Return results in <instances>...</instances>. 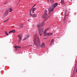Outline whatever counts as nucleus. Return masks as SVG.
<instances>
[{
	"label": "nucleus",
	"instance_id": "1",
	"mask_svg": "<svg viewBox=\"0 0 77 77\" xmlns=\"http://www.w3.org/2000/svg\"><path fill=\"white\" fill-rule=\"evenodd\" d=\"M45 21H43L42 22V24H39L37 25V27L38 29L39 30V33L40 36H42V33L43 32V29L42 28V26H44L45 25Z\"/></svg>",
	"mask_w": 77,
	"mask_h": 77
},
{
	"label": "nucleus",
	"instance_id": "2",
	"mask_svg": "<svg viewBox=\"0 0 77 77\" xmlns=\"http://www.w3.org/2000/svg\"><path fill=\"white\" fill-rule=\"evenodd\" d=\"M49 29H50V28H48L45 29V30L44 33V36H50V35H52L53 34V33H48L46 32H47V30H49Z\"/></svg>",
	"mask_w": 77,
	"mask_h": 77
},
{
	"label": "nucleus",
	"instance_id": "3",
	"mask_svg": "<svg viewBox=\"0 0 77 77\" xmlns=\"http://www.w3.org/2000/svg\"><path fill=\"white\" fill-rule=\"evenodd\" d=\"M47 11L46 10H45V13L43 14L42 16V18H44L45 20H46L48 18V17H47Z\"/></svg>",
	"mask_w": 77,
	"mask_h": 77
},
{
	"label": "nucleus",
	"instance_id": "4",
	"mask_svg": "<svg viewBox=\"0 0 77 77\" xmlns=\"http://www.w3.org/2000/svg\"><path fill=\"white\" fill-rule=\"evenodd\" d=\"M34 44L35 45L36 47L39 46L41 45V43H40V40H34Z\"/></svg>",
	"mask_w": 77,
	"mask_h": 77
},
{
	"label": "nucleus",
	"instance_id": "5",
	"mask_svg": "<svg viewBox=\"0 0 77 77\" xmlns=\"http://www.w3.org/2000/svg\"><path fill=\"white\" fill-rule=\"evenodd\" d=\"M54 9V8L53 6H52L50 7L48 9L49 12H51V11H53Z\"/></svg>",
	"mask_w": 77,
	"mask_h": 77
},
{
	"label": "nucleus",
	"instance_id": "6",
	"mask_svg": "<svg viewBox=\"0 0 77 77\" xmlns=\"http://www.w3.org/2000/svg\"><path fill=\"white\" fill-rule=\"evenodd\" d=\"M57 5H58V4H57V3H55L54 5H52V6H53V8H54Z\"/></svg>",
	"mask_w": 77,
	"mask_h": 77
},
{
	"label": "nucleus",
	"instance_id": "7",
	"mask_svg": "<svg viewBox=\"0 0 77 77\" xmlns=\"http://www.w3.org/2000/svg\"><path fill=\"white\" fill-rule=\"evenodd\" d=\"M31 15L32 17H34V18H36V17H37V15L35 14H34L32 15Z\"/></svg>",
	"mask_w": 77,
	"mask_h": 77
},
{
	"label": "nucleus",
	"instance_id": "8",
	"mask_svg": "<svg viewBox=\"0 0 77 77\" xmlns=\"http://www.w3.org/2000/svg\"><path fill=\"white\" fill-rule=\"evenodd\" d=\"M8 11H6L4 14L5 16V17H6L8 15Z\"/></svg>",
	"mask_w": 77,
	"mask_h": 77
},
{
	"label": "nucleus",
	"instance_id": "9",
	"mask_svg": "<svg viewBox=\"0 0 77 77\" xmlns=\"http://www.w3.org/2000/svg\"><path fill=\"white\" fill-rule=\"evenodd\" d=\"M29 35H26V37L24 38L23 40H26V39H27V38H29Z\"/></svg>",
	"mask_w": 77,
	"mask_h": 77
},
{
	"label": "nucleus",
	"instance_id": "10",
	"mask_svg": "<svg viewBox=\"0 0 77 77\" xmlns=\"http://www.w3.org/2000/svg\"><path fill=\"white\" fill-rule=\"evenodd\" d=\"M65 21H66V15H65V17H64V19L63 20V23H65Z\"/></svg>",
	"mask_w": 77,
	"mask_h": 77
},
{
	"label": "nucleus",
	"instance_id": "11",
	"mask_svg": "<svg viewBox=\"0 0 77 77\" xmlns=\"http://www.w3.org/2000/svg\"><path fill=\"white\" fill-rule=\"evenodd\" d=\"M14 47L16 48H21V47H20V46H16V45Z\"/></svg>",
	"mask_w": 77,
	"mask_h": 77
},
{
	"label": "nucleus",
	"instance_id": "12",
	"mask_svg": "<svg viewBox=\"0 0 77 77\" xmlns=\"http://www.w3.org/2000/svg\"><path fill=\"white\" fill-rule=\"evenodd\" d=\"M41 47H45V44L44 43H43L41 45Z\"/></svg>",
	"mask_w": 77,
	"mask_h": 77
},
{
	"label": "nucleus",
	"instance_id": "13",
	"mask_svg": "<svg viewBox=\"0 0 77 77\" xmlns=\"http://www.w3.org/2000/svg\"><path fill=\"white\" fill-rule=\"evenodd\" d=\"M54 42V40L53 39L52 40L51 42V43L50 44V45H51Z\"/></svg>",
	"mask_w": 77,
	"mask_h": 77
},
{
	"label": "nucleus",
	"instance_id": "14",
	"mask_svg": "<svg viewBox=\"0 0 77 77\" xmlns=\"http://www.w3.org/2000/svg\"><path fill=\"white\" fill-rule=\"evenodd\" d=\"M19 27L20 29H21V28H23V24H21L20 25Z\"/></svg>",
	"mask_w": 77,
	"mask_h": 77
},
{
	"label": "nucleus",
	"instance_id": "15",
	"mask_svg": "<svg viewBox=\"0 0 77 77\" xmlns=\"http://www.w3.org/2000/svg\"><path fill=\"white\" fill-rule=\"evenodd\" d=\"M12 11H13V10L11 8H10L9 9V12H11Z\"/></svg>",
	"mask_w": 77,
	"mask_h": 77
},
{
	"label": "nucleus",
	"instance_id": "16",
	"mask_svg": "<svg viewBox=\"0 0 77 77\" xmlns=\"http://www.w3.org/2000/svg\"><path fill=\"white\" fill-rule=\"evenodd\" d=\"M35 10H36V8H33L32 9V12H33V13H34V11H35Z\"/></svg>",
	"mask_w": 77,
	"mask_h": 77
},
{
	"label": "nucleus",
	"instance_id": "17",
	"mask_svg": "<svg viewBox=\"0 0 77 77\" xmlns=\"http://www.w3.org/2000/svg\"><path fill=\"white\" fill-rule=\"evenodd\" d=\"M11 32L12 33H15V30H11Z\"/></svg>",
	"mask_w": 77,
	"mask_h": 77
},
{
	"label": "nucleus",
	"instance_id": "18",
	"mask_svg": "<svg viewBox=\"0 0 77 77\" xmlns=\"http://www.w3.org/2000/svg\"><path fill=\"white\" fill-rule=\"evenodd\" d=\"M19 41H21V36H20V37H19Z\"/></svg>",
	"mask_w": 77,
	"mask_h": 77
},
{
	"label": "nucleus",
	"instance_id": "19",
	"mask_svg": "<svg viewBox=\"0 0 77 77\" xmlns=\"http://www.w3.org/2000/svg\"><path fill=\"white\" fill-rule=\"evenodd\" d=\"M63 0H62L61 1V3H62V4H63Z\"/></svg>",
	"mask_w": 77,
	"mask_h": 77
},
{
	"label": "nucleus",
	"instance_id": "20",
	"mask_svg": "<svg viewBox=\"0 0 77 77\" xmlns=\"http://www.w3.org/2000/svg\"><path fill=\"white\" fill-rule=\"evenodd\" d=\"M5 34L7 35H8V36L9 35V34H8V33L7 32H6V31H5Z\"/></svg>",
	"mask_w": 77,
	"mask_h": 77
},
{
	"label": "nucleus",
	"instance_id": "21",
	"mask_svg": "<svg viewBox=\"0 0 77 77\" xmlns=\"http://www.w3.org/2000/svg\"><path fill=\"white\" fill-rule=\"evenodd\" d=\"M50 2H52L53 3H54V2H53V0H50Z\"/></svg>",
	"mask_w": 77,
	"mask_h": 77
},
{
	"label": "nucleus",
	"instance_id": "22",
	"mask_svg": "<svg viewBox=\"0 0 77 77\" xmlns=\"http://www.w3.org/2000/svg\"><path fill=\"white\" fill-rule=\"evenodd\" d=\"M9 19L8 18L7 20H5V22H7V21H9Z\"/></svg>",
	"mask_w": 77,
	"mask_h": 77
},
{
	"label": "nucleus",
	"instance_id": "23",
	"mask_svg": "<svg viewBox=\"0 0 77 77\" xmlns=\"http://www.w3.org/2000/svg\"><path fill=\"white\" fill-rule=\"evenodd\" d=\"M49 15H50L51 14V11H49V12L48 13Z\"/></svg>",
	"mask_w": 77,
	"mask_h": 77
},
{
	"label": "nucleus",
	"instance_id": "24",
	"mask_svg": "<svg viewBox=\"0 0 77 77\" xmlns=\"http://www.w3.org/2000/svg\"><path fill=\"white\" fill-rule=\"evenodd\" d=\"M11 33H12V31H10L9 32V34H11Z\"/></svg>",
	"mask_w": 77,
	"mask_h": 77
},
{
	"label": "nucleus",
	"instance_id": "25",
	"mask_svg": "<svg viewBox=\"0 0 77 77\" xmlns=\"http://www.w3.org/2000/svg\"><path fill=\"white\" fill-rule=\"evenodd\" d=\"M20 41H21L19 40V41L18 42V44H20Z\"/></svg>",
	"mask_w": 77,
	"mask_h": 77
},
{
	"label": "nucleus",
	"instance_id": "26",
	"mask_svg": "<svg viewBox=\"0 0 77 77\" xmlns=\"http://www.w3.org/2000/svg\"><path fill=\"white\" fill-rule=\"evenodd\" d=\"M6 21H5H5H4V22H3V23H6Z\"/></svg>",
	"mask_w": 77,
	"mask_h": 77
},
{
	"label": "nucleus",
	"instance_id": "27",
	"mask_svg": "<svg viewBox=\"0 0 77 77\" xmlns=\"http://www.w3.org/2000/svg\"><path fill=\"white\" fill-rule=\"evenodd\" d=\"M18 37H19H19H20V35H18Z\"/></svg>",
	"mask_w": 77,
	"mask_h": 77
},
{
	"label": "nucleus",
	"instance_id": "28",
	"mask_svg": "<svg viewBox=\"0 0 77 77\" xmlns=\"http://www.w3.org/2000/svg\"><path fill=\"white\" fill-rule=\"evenodd\" d=\"M35 6V5H34V6H33V7H34Z\"/></svg>",
	"mask_w": 77,
	"mask_h": 77
},
{
	"label": "nucleus",
	"instance_id": "29",
	"mask_svg": "<svg viewBox=\"0 0 77 77\" xmlns=\"http://www.w3.org/2000/svg\"><path fill=\"white\" fill-rule=\"evenodd\" d=\"M20 0H19V2H20Z\"/></svg>",
	"mask_w": 77,
	"mask_h": 77
},
{
	"label": "nucleus",
	"instance_id": "30",
	"mask_svg": "<svg viewBox=\"0 0 77 77\" xmlns=\"http://www.w3.org/2000/svg\"><path fill=\"white\" fill-rule=\"evenodd\" d=\"M49 16H51V15H49Z\"/></svg>",
	"mask_w": 77,
	"mask_h": 77
}]
</instances>
